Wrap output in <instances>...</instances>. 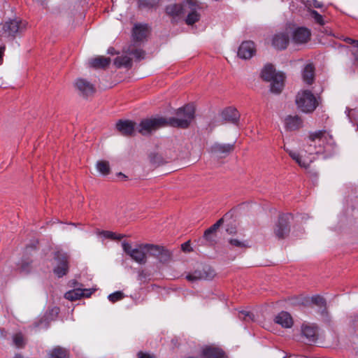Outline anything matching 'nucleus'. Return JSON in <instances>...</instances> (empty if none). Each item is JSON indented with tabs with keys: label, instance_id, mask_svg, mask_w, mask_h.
I'll return each instance as SVG.
<instances>
[{
	"label": "nucleus",
	"instance_id": "obj_1",
	"mask_svg": "<svg viewBox=\"0 0 358 358\" xmlns=\"http://www.w3.org/2000/svg\"><path fill=\"white\" fill-rule=\"evenodd\" d=\"M336 143L332 136L326 130H318L310 132L308 137L306 152L310 155L334 152Z\"/></svg>",
	"mask_w": 358,
	"mask_h": 358
},
{
	"label": "nucleus",
	"instance_id": "obj_2",
	"mask_svg": "<svg viewBox=\"0 0 358 358\" xmlns=\"http://www.w3.org/2000/svg\"><path fill=\"white\" fill-rule=\"evenodd\" d=\"M194 108L186 105L176 110V117H166V127H172L180 129L187 128L194 118Z\"/></svg>",
	"mask_w": 358,
	"mask_h": 358
},
{
	"label": "nucleus",
	"instance_id": "obj_3",
	"mask_svg": "<svg viewBox=\"0 0 358 358\" xmlns=\"http://www.w3.org/2000/svg\"><path fill=\"white\" fill-rule=\"evenodd\" d=\"M297 108L304 113H312L319 106V99L308 90H300L296 95Z\"/></svg>",
	"mask_w": 358,
	"mask_h": 358
},
{
	"label": "nucleus",
	"instance_id": "obj_4",
	"mask_svg": "<svg viewBox=\"0 0 358 358\" xmlns=\"http://www.w3.org/2000/svg\"><path fill=\"white\" fill-rule=\"evenodd\" d=\"M122 247L124 252L131 257L132 260L139 264H145L148 259V243H142L133 248L128 242L123 241Z\"/></svg>",
	"mask_w": 358,
	"mask_h": 358
},
{
	"label": "nucleus",
	"instance_id": "obj_5",
	"mask_svg": "<svg viewBox=\"0 0 358 358\" xmlns=\"http://www.w3.org/2000/svg\"><path fill=\"white\" fill-rule=\"evenodd\" d=\"M166 117H164L144 119L140 122L137 131L142 135H149L153 131L162 127H166Z\"/></svg>",
	"mask_w": 358,
	"mask_h": 358
},
{
	"label": "nucleus",
	"instance_id": "obj_6",
	"mask_svg": "<svg viewBox=\"0 0 358 358\" xmlns=\"http://www.w3.org/2000/svg\"><path fill=\"white\" fill-rule=\"evenodd\" d=\"M216 273L213 268L209 266H203L187 275L186 279L189 282H196L201 280H210L213 279Z\"/></svg>",
	"mask_w": 358,
	"mask_h": 358
},
{
	"label": "nucleus",
	"instance_id": "obj_7",
	"mask_svg": "<svg viewBox=\"0 0 358 358\" xmlns=\"http://www.w3.org/2000/svg\"><path fill=\"white\" fill-rule=\"evenodd\" d=\"M27 24L25 21L15 19L6 22L3 29L8 36L15 37L17 34H20L26 29Z\"/></svg>",
	"mask_w": 358,
	"mask_h": 358
},
{
	"label": "nucleus",
	"instance_id": "obj_8",
	"mask_svg": "<svg viewBox=\"0 0 358 358\" xmlns=\"http://www.w3.org/2000/svg\"><path fill=\"white\" fill-rule=\"evenodd\" d=\"M284 149L299 166L305 169L309 168L310 164L315 160V158L312 156L313 155H310L308 152H305L306 154L303 155L285 148H284Z\"/></svg>",
	"mask_w": 358,
	"mask_h": 358
},
{
	"label": "nucleus",
	"instance_id": "obj_9",
	"mask_svg": "<svg viewBox=\"0 0 358 358\" xmlns=\"http://www.w3.org/2000/svg\"><path fill=\"white\" fill-rule=\"evenodd\" d=\"M289 216H280L273 229L275 236L278 239H283L289 234Z\"/></svg>",
	"mask_w": 358,
	"mask_h": 358
},
{
	"label": "nucleus",
	"instance_id": "obj_10",
	"mask_svg": "<svg viewBox=\"0 0 358 358\" xmlns=\"http://www.w3.org/2000/svg\"><path fill=\"white\" fill-rule=\"evenodd\" d=\"M55 258L58 264L54 268V273L59 277H63L66 275L69 271V257L66 254L57 252Z\"/></svg>",
	"mask_w": 358,
	"mask_h": 358
},
{
	"label": "nucleus",
	"instance_id": "obj_11",
	"mask_svg": "<svg viewBox=\"0 0 358 358\" xmlns=\"http://www.w3.org/2000/svg\"><path fill=\"white\" fill-rule=\"evenodd\" d=\"M311 37V31L306 27H298L292 33V41L296 45L308 43Z\"/></svg>",
	"mask_w": 358,
	"mask_h": 358
},
{
	"label": "nucleus",
	"instance_id": "obj_12",
	"mask_svg": "<svg viewBox=\"0 0 358 358\" xmlns=\"http://www.w3.org/2000/svg\"><path fill=\"white\" fill-rule=\"evenodd\" d=\"M136 123L130 120H120L116 123L117 130L123 136H131L136 132Z\"/></svg>",
	"mask_w": 358,
	"mask_h": 358
},
{
	"label": "nucleus",
	"instance_id": "obj_13",
	"mask_svg": "<svg viewBox=\"0 0 358 358\" xmlns=\"http://www.w3.org/2000/svg\"><path fill=\"white\" fill-rule=\"evenodd\" d=\"M223 222V218H221L204 231L203 239L208 245H214L216 243L217 231Z\"/></svg>",
	"mask_w": 358,
	"mask_h": 358
},
{
	"label": "nucleus",
	"instance_id": "obj_14",
	"mask_svg": "<svg viewBox=\"0 0 358 358\" xmlns=\"http://www.w3.org/2000/svg\"><path fill=\"white\" fill-rule=\"evenodd\" d=\"M75 87L83 96H91L95 92L94 85L83 78H78L76 80Z\"/></svg>",
	"mask_w": 358,
	"mask_h": 358
},
{
	"label": "nucleus",
	"instance_id": "obj_15",
	"mask_svg": "<svg viewBox=\"0 0 358 358\" xmlns=\"http://www.w3.org/2000/svg\"><path fill=\"white\" fill-rule=\"evenodd\" d=\"M256 52L255 43L252 41H245L241 43L238 50V55L245 59H250Z\"/></svg>",
	"mask_w": 358,
	"mask_h": 358
},
{
	"label": "nucleus",
	"instance_id": "obj_16",
	"mask_svg": "<svg viewBox=\"0 0 358 358\" xmlns=\"http://www.w3.org/2000/svg\"><path fill=\"white\" fill-rule=\"evenodd\" d=\"M187 5H188L191 12L188 14L186 18V23L192 25L199 21L200 18L199 14L196 13V10L199 8L196 0H184Z\"/></svg>",
	"mask_w": 358,
	"mask_h": 358
},
{
	"label": "nucleus",
	"instance_id": "obj_17",
	"mask_svg": "<svg viewBox=\"0 0 358 358\" xmlns=\"http://www.w3.org/2000/svg\"><path fill=\"white\" fill-rule=\"evenodd\" d=\"M289 42V36L287 33L284 32L275 34L272 38V45L277 50L285 49Z\"/></svg>",
	"mask_w": 358,
	"mask_h": 358
},
{
	"label": "nucleus",
	"instance_id": "obj_18",
	"mask_svg": "<svg viewBox=\"0 0 358 358\" xmlns=\"http://www.w3.org/2000/svg\"><path fill=\"white\" fill-rule=\"evenodd\" d=\"M274 321L283 328H291L294 324L292 315L287 311L279 313L275 317Z\"/></svg>",
	"mask_w": 358,
	"mask_h": 358
},
{
	"label": "nucleus",
	"instance_id": "obj_19",
	"mask_svg": "<svg viewBox=\"0 0 358 358\" xmlns=\"http://www.w3.org/2000/svg\"><path fill=\"white\" fill-rule=\"evenodd\" d=\"M285 125L286 129L295 131L302 127L303 120L301 117L297 115H288L285 119Z\"/></svg>",
	"mask_w": 358,
	"mask_h": 358
},
{
	"label": "nucleus",
	"instance_id": "obj_20",
	"mask_svg": "<svg viewBox=\"0 0 358 358\" xmlns=\"http://www.w3.org/2000/svg\"><path fill=\"white\" fill-rule=\"evenodd\" d=\"M234 149V144H214L211 148V152L218 157H224L231 152Z\"/></svg>",
	"mask_w": 358,
	"mask_h": 358
},
{
	"label": "nucleus",
	"instance_id": "obj_21",
	"mask_svg": "<svg viewBox=\"0 0 358 358\" xmlns=\"http://www.w3.org/2000/svg\"><path fill=\"white\" fill-rule=\"evenodd\" d=\"M203 358H224L222 350L213 346H206L201 352Z\"/></svg>",
	"mask_w": 358,
	"mask_h": 358
},
{
	"label": "nucleus",
	"instance_id": "obj_22",
	"mask_svg": "<svg viewBox=\"0 0 358 358\" xmlns=\"http://www.w3.org/2000/svg\"><path fill=\"white\" fill-rule=\"evenodd\" d=\"M222 117L227 122L237 124L240 118V114L236 108L229 107L222 111Z\"/></svg>",
	"mask_w": 358,
	"mask_h": 358
},
{
	"label": "nucleus",
	"instance_id": "obj_23",
	"mask_svg": "<svg viewBox=\"0 0 358 358\" xmlns=\"http://www.w3.org/2000/svg\"><path fill=\"white\" fill-rule=\"evenodd\" d=\"M148 32V27L146 24H136L133 28V38L136 41H141L147 37Z\"/></svg>",
	"mask_w": 358,
	"mask_h": 358
},
{
	"label": "nucleus",
	"instance_id": "obj_24",
	"mask_svg": "<svg viewBox=\"0 0 358 358\" xmlns=\"http://www.w3.org/2000/svg\"><path fill=\"white\" fill-rule=\"evenodd\" d=\"M285 76L283 73L277 74L275 79L271 80V90L275 93H280L284 86Z\"/></svg>",
	"mask_w": 358,
	"mask_h": 358
},
{
	"label": "nucleus",
	"instance_id": "obj_25",
	"mask_svg": "<svg viewBox=\"0 0 358 358\" xmlns=\"http://www.w3.org/2000/svg\"><path fill=\"white\" fill-rule=\"evenodd\" d=\"M183 6L180 3H173L166 7V14L172 18L180 16L183 13Z\"/></svg>",
	"mask_w": 358,
	"mask_h": 358
},
{
	"label": "nucleus",
	"instance_id": "obj_26",
	"mask_svg": "<svg viewBox=\"0 0 358 358\" xmlns=\"http://www.w3.org/2000/svg\"><path fill=\"white\" fill-rule=\"evenodd\" d=\"M110 59L103 56L97 57L90 61V66L95 69L105 68L109 65Z\"/></svg>",
	"mask_w": 358,
	"mask_h": 358
},
{
	"label": "nucleus",
	"instance_id": "obj_27",
	"mask_svg": "<svg viewBox=\"0 0 358 358\" xmlns=\"http://www.w3.org/2000/svg\"><path fill=\"white\" fill-rule=\"evenodd\" d=\"M280 73H275V69L271 64H266L262 71V78L266 81H271L275 79L277 74Z\"/></svg>",
	"mask_w": 358,
	"mask_h": 358
},
{
	"label": "nucleus",
	"instance_id": "obj_28",
	"mask_svg": "<svg viewBox=\"0 0 358 358\" xmlns=\"http://www.w3.org/2000/svg\"><path fill=\"white\" fill-rule=\"evenodd\" d=\"M314 71H315L314 66L310 64H307L305 66V68L303 71V73H302V76H303V80L306 83H307L308 85H310L313 83V82L314 80V76H315Z\"/></svg>",
	"mask_w": 358,
	"mask_h": 358
},
{
	"label": "nucleus",
	"instance_id": "obj_29",
	"mask_svg": "<svg viewBox=\"0 0 358 358\" xmlns=\"http://www.w3.org/2000/svg\"><path fill=\"white\" fill-rule=\"evenodd\" d=\"M92 292H65L64 297L71 301L79 300L83 297L90 298Z\"/></svg>",
	"mask_w": 358,
	"mask_h": 358
},
{
	"label": "nucleus",
	"instance_id": "obj_30",
	"mask_svg": "<svg viewBox=\"0 0 358 358\" xmlns=\"http://www.w3.org/2000/svg\"><path fill=\"white\" fill-rule=\"evenodd\" d=\"M164 247L162 245L148 243V256L154 257L158 259L161 253L164 251Z\"/></svg>",
	"mask_w": 358,
	"mask_h": 358
},
{
	"label": "nucleus",
	"instance_id": "obj_31",
	"mask_svg": "<svg viewBox=\"0 0 358 358\" xmlns=\"http://www.w3.org/2000/svg\"><path fill=\"white\" fill-rule=\"evenodd\" d=\"M49 358H68V351L61 347H55L48 353Z\"/></svg>",
	"mask_w": 358,
	"mask_h": 358
},
{
	"label": "nucleus",
	"instance_id": "obj_32",
	"mask_svg": "<svg viewBox=\"0 0 358 358\" xmlns=\"http://www.w3.org/2000/svg\"><path fill=\"white\" fill-rule=\"evenodd\" d=\"M114 62L117 67H131V59L127 55L116 57Z\"/></svg>",
	"mask_w": 358,
	"mask_h": 358
},
{
	"label": "nucleus",
	"instance_id": "obj_33",
	"mask_svg": "<svg viewBox=\"0 0 358 358\" xmlns=\"http://www.w3.org/2000/svg\"><path fill=\"white\" fill-rule=\"evenodd\" d=\"M160 0H138V7L140 8H153L159 6Z\"/></svg>",
	"mask_w": 358,
	"mask_h": 358
},
{
	"label": "nucleus",
	"instance_id": "obj_34",
	"mask_svg": "<svg viewBox=\"0 0 358 358\" xmlns=\"http://www.w3.org/2000/svg\"><path fill=\"white\" fill-rule=\"evenodd\" d=\"M316 329L310 326H303L302 327V334L308 338L309 341H314L316 336Z\"/></svg>",
	"mask_w": 358,
	"mask_h": 358
},
{
	"label": "nucleus",
	"instance_id": "obj_35",
	"mask_svg": "<svg viewBox=\"0 0 358 358\" xmlns=\"http://www.w3.org/2000/svg\"><path fill=\"white\" fill-rule=\"evenodd\" d=\"M125 52L129 55H134V57L138 60L143 59L145 56V52L142 49L135 48L133 46L129 47V48L125 50Z\"/></svg>",
	"mask_w": 358,
	"mask_h": 358
},
{
	"label": "nucleus",
	"instance_id": "obj_36",
	"mask_svg": "<svg viewBox=\"0 0 358 358\" xmlns=\"http://www.w3.org/2000/svg\"><path fill=\"white\" fill-rule=\"evenodd\" d=\"M96 169L102 175L104 176L108 175L110 171L108 162L104 160L97 162Z\"/></svg>",
	"mask_w": 358,
	"mask_h": 358
},
{
	"label": "nucleus",
	"instance_id": "obj_37",
	"mask_svg": "<svg viewBox=\"0 0 358 358\" xmlns=\"http://www.w3.org/2000/svg\"><path fill=\"white\" fill-rule=\"evenodd\" d=\"M172 259V252L167 250L166 248H164V251L161 253L160 257L158 260L159 262L166 264L169 262Z\"/></svg>",
	"mask_w": 358,
	"mask_h": 358
},
{
	"label": "nucleus",
	"instance_id": "obj_38",
	"mask_svg": "<svg viewBox=\"0 0 358 358\" xmlns=\"http://www.w3.org/2000/svg\"><path fill=\"white\" fill-rule=\"evenodd\" d=\"M101 234L105 238L112 240H120L125 236L124 234H116L110 231H103L101 232Z\"/></svg>",
	"mask_w": 358,
	"mask_h": 358
},
{
	"label": "nucleus",
	"instance_id": "obj_39",
	"mask_svg": "<svg viewBox=\"0 0 358 358\" xmlns=\"http://www.w3.org/2000/svg\"><path fill=\"white\" fill-rule=\"evenodd\" d=\"M231 245L238 248H249L248 243L247 241H242L237 238H231L229 241Z\"/></svg>",
	"mask_w": 358,
	"mask_h": 358
},
{
	"label": "nucleus",
	"instance_id": "obj_40",
	"mask_svg": "<svg viewBox=\"0 0 358 358\" xmlns=\"http://www.w3.org/2000/svg\"><path fill=\"white\" fill-rule=\"evenodd\" d=\"M13 343L17 348H22L24 345V337L22 334H15L13 337Z\"/></svg>",
	"mask_w": 358,
	"mask_h": 358
},
{
	"label": "nucleus",
	"instance_id": "obj_41",
	"mask_svg": "<svg viewBox=\"0 0 358 358\" xmlns=\"http://www.w3.org/2000/svg\"><path fill=\"white\" fill-rule=\"evenodd\" d=\"M238 317L245 322H250L255 320V315L248 311H241Z\"/></svg>",
	"mask_w": 358,
	"mask_h": 358
},
{
	"label": "nucleus",
	"instance_id": "obj_42",
	"mask_svg": "<svg viewBox=\"0 0 358 358\" xmlns=\"http://www.w3.org/2000/svg\"><path fill=\"white\" fill-rule=\"evenodd\" d=\"M310 13V16L315 20L316 23L319 24L320 25H324L325 24L323 17L317 11L311 10Z\"/></svg>",
	"mask_w": 358,
	"mask_h": 358
},
{
	"label": "nucleus",
	"instance_id": "obj_43",
	"mask_svg": "<svg viewBox=\"0 0 358 358\" xmlns=\"http://www.w3.org/2000/svg\"><path fill=\"white\" fill-rule=\"evenodd\" d=\"M124 296V292H112L108 296V299L110 301L114 303L122 299Z\"/></svg>",
	"mask_w": 358,
	"mask_h": 358
},
{
	"label": "nucleus",
	"instance_id": "obj_44",
	"mask_svg": "<svg viewBox=\"0 0 358 358\" xmlns=\"http://www.w3.org/2000/svg\"><path fill=\"white\" fill-rule=\"evenodd\" d=\"M30 268V263L27 261H22L17 266V269L20 273H28Z\"/></svg>",
	"mask_w": 358,
	"mask_h": 358
},
{
	"label": "nucleus",
	"instance_id": "obj_45",
	"mask_svg": "<svg viewBox=\"0 0 358 358\" xmlns=\"http://www.w3.org/2000/svg\"><path fill=\"white\" fill-rule=\"evenodd\" d=\"M312 301L315 305L320 307H324L326 306V301L323 297L320 295H316L312 298Z\"/></svg>",
	"mask_w": 358,
	"mask_h": 358
},
{
	"label": "nucleus",
	"instance_id": "obj_46",
	"mask_svg": "<svg viewBox=\"0 0 358 358\" xmlns=\"http://www.w3.org/2000/svg\"><path fill=\"white\" fill-rule=\"evenodd\" d=\"M306 6L308 7H314L320 8L322 7V3L317 0H306Z\"/></svg>",
	"mask_w": 358,
	"mask_h": 358
},
{
	"label": "nucleus",
	"instance_id": "obj_47",
	"mask_svg": "<svg viewBox=\"0 0 358 358\" xmlns=\"http://www.w3.org/2000/svg\"><path fill=\"white\" fill-rule=\"evenodd\" d=\"M181 249L183 252H192V248L190 246V241H188L181 245Z\"/></svg>",
	"mask_w": 358,
	"mask_h": 358
},
{
	"label": "nucleus",
	"instance_id": "obj_48",
	"mask_svg": "<svg viewBox=\"0 0 358 358\" xmlns=\"http://www.w3.org/2000/svg\"><path fill=\"white\" fill-rule=\"evenodd\" d=\"M99 288H97L96 287H93L92 288H76L74 289H73L72 291H85V292H87V291H97Z\"/></svg>",
	"mask_w": 358,
	"mask_h": 358
},
{
	"label": "nucleus",
	"instance_id": "obj_49",
	"mask_svg": "<svg viewBox=\"0 0 358 358\" xmlns=\"http://www.w3.org/2000/svg\"><path fill=\"white\" fill-rule=\"evenodd\" d=\"M345 41L347 43L353 45L355 47L358 48V40H353L350 38H345Z\"/></svg>",
	"mask_w": 358,
	"mask_h": 358
},
{
	"label": "nucleus",
	"instance_id": "obj_50",
	"mask_svg": "<svg viewBox=\"0 0 358 358\" xmlns=\"http://www.w3.org/2000/svg\"><path fill=\"white\" fill-rule=\"evenodd\" d=\"M138 358H154L153 356H152L149 354H147V353H143L142 352H139L138 353Z\"/></svg>",
	"mask_w": 358,
	"mask_h": 358
},
{
	"label": "nucleus",
	"instance_id": "obj_51",
	"mask_svg": "<svg viewBox=\"0 0 358 358\" xmlns=\"http://www.w3.org/2000/svg\"><path fill=\"white\" fill-rule=\"evenodd\" d=\"M5 49H6L5 46L0 47V65L3 62V57Z\"/></svg>",
	"mask_w": 358,
	"mask_h": 358
},
{
	"label": "nucleus",
	"instance_id": "obj_52",
	"mask_svg": "<svg viewBox=\"0 0 358 358\" xmlns=\"http://www.w3.org/2000/svg\"><path fill=\"white\" fill-rule=\"evenodd\" d=\"M117 176L120 178L122 180H126L127 179V176L124 173L120 172L117 174Z\"/></svg>",
	"mask_w": 358,
	"mask_h": 358
},
{
	"label": "nucleus",
	"instance_id": "obj_53",
	"mask_svg": "<svg viewBox=\"0 0 358 358\" xmlns=\"http://www.w3.org/2000/svg\"><path fill=\"white\" fill-rule=\"evenodd\" d=\"M141 292H136L134 293V295H131V297L133 299L140 298Z\"/></svg>",
	"mask_w": 358,
	"mask_h": 358
},
{
	"label": "nucleus",
	"instance_id": "obj_54",
	"mask_svg": "<svg viewBox=\"0 0 358 358\" xmlns=\"http://www.w3.org/2000/svg\"><path fill=\"white\" fill-rule=\"evenodd\" d=\"M353 55H354V56H355V61L358 62V50H357L356 51H355V52H353Z\"/></svg>",
	"mask_w": 358,
	"mask_h": 358
},
{
	"label": "nucleus",
	"instance_id": "obj_55",
	"mask_svg": "<svg viewBox=\"0 0 358 358\" xmlns=\"http://www.w3.org/2000/svg\"><path fill=\"white\" fill-rule=\"evenodd\" d=\"M355 111H356V110H351L350 111L349 117H350V118H351V115H352V114H353L354 113H355Z\"/></svg>",
	"mask_w": 358,
	"mask_h": 358
},
{
	"label": "nucleus",
	"instance_id": "obj_56",
	"mask_svg": "<svg viewBox=\"0 0 358 358\" xmlns=\"http://www.w3.org/2000/svg\"><path fill=\"white\" fill-rule=\"evenodd\" d=\"M13 358H24L21 355L17 354Z\"/></svg>",
	"mask_w": 358,
	"mask_h": 358
},
{
	"label": "nucleus",
	"instance_id": "obj_57",
	"mask_svg": "<svg viewBox=\"0 0 358 358\" xmlns=\"http://www.w3.org/2000/svg\"><path fill=\"white\" fill-rule=\"evenodd\" d=\"M36 1L38 2H41V5H43V1H41V0H36Z\"/></svg>",
	"mask_w": 358,
	"mask_h": 358
},
{
	"label": "nucleus",
	"instance_id": "obj_58",
	"mask_svg": "<svg viewBox=\"0 0 358 358\" xmlns=\"http://www.w3.org/2000/svg\"><path fill=\"white\" fill-rule=\"evenodd\" d=\"M113 50H114V48H112V50H108V52L113 54Z\"/></svg>",
	"mask_w": 358,
	"mask_h": 358
},
{
	"label": "nucleus",
	"instance_id": "obj_59",
	"mask_svg": "<svg viewBox=\"0 0 358 358\" xmlns=\"http://www.w3.org/2000/svg\"><path fill=\"white\" fill-rule=\"evenodd\" d=\"M113 50H114V48H112V50H108V52L113 54Z\"/></svg>",
	"mask_w": 358,
	"mask_h": 358
},
{
	"label": "nucleus",
	"instance_id": "obj_60",
	"mask_svg": "<svg viewBox=\"0 0 358 358\" xmlns=\"http://www.w3.org/2000/svg\"><path fill=\"white\" fill-rule=\"evenodd\" d=\"M53 310H55L57 314L58 313V308H55Z\"/></svg>",
	"mask_w": 358,
	"mask_h": 358
},
{
	"label": "nucleus",
	"instance_id": "obj_61",
	"mask_svg": "<svg viewBox=\"0 0 358 358\" xmlns=\"http://www.w3.org/2000/svg\"><path fill=\"white\" fill-rule=\"evenodd\" d=\"M143 275V272L139 273V276L141 277Z\"/></svg>",
	"mask_w": 358,
	"mask_h": 358
},
{
	"label": "nucleus",
	"instance_id": "obj_62",
	"mask_svg": "<svg viewBox=\"0 0 358 358\" xmlns=\"http://www.w3.org/2000/svg\"><path fill=\"white\" fill-rule=\"evenodd\" d=\"M357 113H358V110H357Z\"/></svg>",
	"mask_w": 358,
	"mask_h": 358
}]
</instances>
